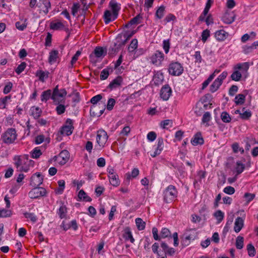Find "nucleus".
<instances>
[{
  "label": "nucleus",
  "mask_w": 258,
  "mask_h": 258,
  "mask_svg": "<svg viewBox=\"0 0 258 258\" xmlns=\"http://www.w3.org/2000/svg\"><path fill=\"white\" fill-rule=\"evenodd\" d=\"M58 51L57 50H52L49 52L48 57V62L52 64L56 61L58 57Z\"/></svg>",
  "instance_id": "obj_24"
},
{
  "label": "nucleus",
  "mask_w": 258,
  "mask_h": 258,
  "mask_svg": "<svg viewBox=\"0 0 258 258\" xmlns=\"http://www.w3.org/2000/svg\"><path fill=\"white\" fill-rule=\"evenodd\" d=\"M228 36L229 33L223 29L216 31L214 34L216 39L219 42L224 41Z\"/></svg>",
  "instance_id": "obj_15"
},
{
  "label": "nucleus",
  "mask_w": 258,
  "mask_h": 258,
  "mask_svg": "<svg viewBox=\"0 0 258 258\" xmlns=\"http://www.w3.org/2000/svg\"><path fill=\"white\" fill-rule=\"evenodd\" d=\"M107 54L106 48L104 49L102 47L97 46L93 52L89 55V58L92 62L96 63V60L95 57L100 58L105 56Z\"/></svg>",
  "instance_id": "obj_5"
},
{
  "label": "nucleus",
  "mask_w": 258,
  "mask_h": 258,
  "mask_svg": "<svg viewBox=\"0 0 258 258\" xmlns=\"http://www.w3.org/2000/svg\"><path fill=\"white\" fill-rule=\"evenodd\" d=\"M222 84V83L219 82L218 80H215V81L210 86V91L212 93H214L219 88Z\"/></svg>",
  "instance_id": "obj_35"
},
{
  "label": "nucleus",
  "mask_w": 258,
  "mask_h": 258,
  "mask_svg": "<svg viewBox=\"0 0 258 258\" xmlns=\"http://www.w3.org/2000/svg\"><path fill=\"white\" fill-rule=\"evenodd\" d=\"M120 47L118 45H115V43L112 46H110L108 49V54L109 55H114L116 54L120 50Z\"/></svg>",
  "instance_id": "obj_39"
},
{
  "label": "nucleus",
  "mask_w": 258,
  "mask_h": 258,
  "mask_svg": "<svg viewBox=\"0 0 258 258\" xmlns=\"http://www.w3.org/2000/svg\"><path fill=\"white\" fill-rule=\"evenodd\" d=\"M235 103L236 105L243 104L245 100V95L243 94H239L235 97Z\"/></svg>",
  "instance_id": "obj_31"
},
{
  "label": "nucleus",
  "mask_w": 258,
  "mask_h": 258,
  "mask_svg": "<svg viewBox=\"0 0 258 258\" xmlns=\"http://www.w3.org/2000/svg\"><path fill=\"white\" fill-rule=\"evenodd\" d=\"M249 68V64L248 62H244L242 63H237L236 65H235L233 69L234 70H243V71H247V70Z\"/></svg>",
  "instance_id": "obj_30"
},
{
  "label": "nucleus",
  "mask_w": 258,
  "mask_h": 258,
  "mask_svg": "<svg viewBox=\"0 0 258 258\" xmlns=\"http://www.w3.org/2000/svg\"><path fill=\"white\" fill-rule=\"evenodd\" d=\"M73 133L72 130H59L56 135V139L57 141H60L64 136H70Z\"/></svg>",
  "instance_id": "obj_23"
},
{
  "label": "nucleus",
  "mask_w": 258,
  "mask_h": 258,
  "mask_svg": "<svg viewBox=\"0 0 258 258\" xmlns=\"http://www.w3.org/2000/svg\"><path fill=\"white\" fill-rule=\"evenodd\" d=\"M24 215L26 218L29 219L33 223H35L37 221V216L33 213L25 212Z\"/></svg>",
  "instance_id": "obj_47"
},
{
  "label": "nucleus",
  "mask_w": 258,
  "mask_h": 258,
  "mask_svg": "<svg viewBox=\"0 0 258 258\" xmlns=\"http://www.w3.org/2000/svg\"><path fill=\"white\" fill-rule=\"evenodd\" d=\"M13 214L12 210L8 209H0V217L6 218L10 217Z\"/></svg>",
  "instance_id": "obj_36"
},
{
  "label": "nucleus",
  "mask_w": 258,
  "mask_h": 258,
  "mask_svg": "<svg viewBox=\"0 0 258 258\" xmlns=\"http://www.w3.org/2000/svg\"><path fill=\"white\" fill-rule=\"evenodd\" d=\"M42 111L39 107H32L31 108V114L35 118H38L41 115Z\"/></svg>",
  "instance_id": "obj_37"
},
{
  "label": "nucleus",
  "mask_w": 258,
  "mask_h": 258,
  "mask_svg": "<svg viewBox=\"0 0 258 258\" xmlns=\"http://www.w3.org/2000/svg\"><path fill=\"white\" fill-rule=\"evenodd\" d=\"M170 47V42L169 39L164 40L163 41V48L166 54L169 52Z\"/></svg>",
  "instance_id": "obj_56"
},
{
  "label": "nucleus",
  "mask_w": 258,
  "mask_h": 258,
  "mask_svg": "<svg viewBox=\"0 0 258 258\" xmlns=\"http://www.w3.org/2000/svg\"><path fill=\"white\" fill-rule=\"evenodd\" d=\"M67 93L65 89H61L55 96L56 101H53L54 104H58L59 103H65L66 100L64 97L66 96Z\"/></svg>",
  "instance_id": "obj_14"
},
{
  "label": "nucleus",
  "mask_w": 258,
  "mask_h": 258,
  "mask_svg": "<svg viewBox=\"0 0 258 258\" xmlns=\"http://www.w3.org/2000/svg\"><path fill=\"white\" fill-rule=\"evenodd\" d=\"M123 236L125 240H130L132 243H134L135 241V239L133 237L131 229L128 227H126L124 229Z\"/></svg>",
  "instance_id": "obj_22"
},
{
  "label": "nucleus",
  "mask_w": 258,
  "mask_h": 258,
  "mask_svg": "<svg viewBox=\"0 0 258 258\" xmlns=\"http://www.w3.org/2000/svg\"><path fill=\"white\" fill-rule=\"evenodd\" d=\"M102 98V95L101 94H98L93 97L91 99L90 102L92 105H99L100 104H97V103H98Z\"/></svg>",
  "instance_id": "obj_55"
},
{
  "label": "nucleus",
  "mask_w": 258,
  "mask_h": 258,
  "mask_svg": "<svg viewBox=\"0 0 258 258\" xmlns=\"http://www.w3.org/2000/svg\"><path fill=\"white\" fill-rule=\"evenodd\" d=\"M244 226V220L241 217H237L234 223V230L235 232L240 231Z\"/></svg>",
  "instance_id": "obj_18"
},
{
  "label": "nucleus",
  "mask_w": 258,
  "mask_h": 258,
  "mask_svg": "<svg viewBox=\"0 0 258 258\" xmlns=\"http://www.w3.org/2000/svg\"><path fill=\"white\" fill-rule=\"evenodd\" d=\"M195 238V236L192 235H186L185 238L181 240V243L185 245H187L189 244L190 240H194Z\"/></svg>",
  "instance_id": "obj_57"
},
{
  "label": "nucleus",
  "mask_w": 258,
  "mask_h": 258,
  "mask_svg": "<svg viewBox=\"0 0 258 258\" xmlns=\"http://www.w3.org/2000/svg\"><path fill=\"white\" fill-rule=\"evenodd\" d=\"M11 98V95L6 96L3 98H0V108L5 109L6 108L8 100Z\"/></svg>",
  "instance_id": "obj_41"
},
{
  "label": "nucleus",
  "mask_w": 258,
  "mask_h": 258,
  "mask_svg": "<svg viewBox=\"0 0 258 258\" xmlns=\"http://www.w3.org/2000/svg\"><path fill=\"white\" fill-rule=\"evenodd\" d=\"M52 91L50 89H48L43 91L41 95V100L42 102H46L50 98L51 99Z\"/></svg>",
  "instance_id": "obj_26"
},
{
  "label": "nucleus",
  "mask_w": 258,
  "mask_h": 258,
  "mask_svg": "<svg viewBox=\"0 0 258 258\" xmlns=\"http://www.w3.org/2000/svg\"><path fill=\"white\" fill-rule=\"evenodd\" d=\"M67 213V208L65 205H62L61 206L58 211H57V214L59 215L60 219H63L66 218V214Z\"/></svg>",
  "instance_id": "obj_38"
},
{
  "label": "nucleus",
  "mask_w": 258,
  "mask_h": 258,
  "mask_svg": "<svg viewBox=\"0 0 258 258\" xmlns=\"http://www.w3.org/2000/svg\"><path fill=\"white\" fill-rule=\"evenodd\" d=\"M109 6L112 10V13H113L114 15V19H116L117 18L118 11L120 8H118L117 4L115 0H111L109 3Z\"/></svg>",
  "instance_id": "obj_21"
},
{
  "label": "nucleus",
  "mask_w": 258,
  "mask_h": 258,
  "mask_svg": "<svg viewBox=\"0 0 258 258\" xmlns=\"http://www.w3.org/2000/svg\"><path fill=\"white\" fill-rule=\"evenodd\" d=\"M38 7L45 15L47 14L51 8V4L49 0H39Z\"/></svg>",
  "instance_id": "obj_12"
},
{
  "label": "nucleus",
  "mask_w": 258,
  "mask_h": 258,
  "mask_svg": "<svg viewBox=\"0 0 258 258\" xmlns=\"http://www.w3.org/2000/svg\"><path fill=\"white\" fill-rule=\"evenodd\" d=\"M74 120L68 118L60 129H74Z\"/></svg>",
  "instance_id": "obj_29"
},
{
  "label": "nucleus",
  "mask_w": 258,
  "mask_h": 258,
  "mask_svg": "<svg viewBox=\"0 0 258 258\" xmlns=\"http://www.w3.org/2000/svg\"><path fill=\"white\" fill-rule=\"evenodd\" d=\"M214 216L216 218L218 223H220L224 218V214L221 210H218L214 213Z\"/></svg>",
  "instance_id": "obj_50"
},
{
  "label": "nucleus",
  "mask_w": 258,
  "mask_h": 258,
  "mask_svg": "<svg viewBox=\"0 0 258 258\" xmlns=\"http://www.w3.org/2000/svg\"><path fill=\"white\" fill-rule=\"evenodd\" d=\"M46 190L45 188L39 186L34 187L28 194L31 199H38L41 197L45 196Z\"/></svg>",
  "instance_id": "obj_7"
},
{
  "label": "nucleus",
  "mask_w": 258,
  "mask_h": 258,
  "mask_svg": "<svg viewBox=\"0 0 258 258\" xmlns=\"http://www.w3.org/2000/svg\"><path fill=\"white\" fill-rule=\"evenodd\" d=\"M138 47V40L137 39H133L128 47V50L130 52H133Z\"/></svg>",
  "instance_id": "obj_49"
},
{
  "label": "nucleus",
  "mask_w": 258,
  "mask_h": 258,
  "mask_svg": "<svg viewBox=\"0 0 258 258\" xmlns=\"http://www.w3.org/2000/svg\"><path fill=\"white\" fill-rule=\"evenodd\" d=\"M70 158V153L66 150H62L58 155L54 157V161L61 165H64Z\"/></svg>",
  "instance_id": "obj_8"
},
{
  "label": "nucleus",
  "mask_w": 258,
  "mask_h": 258,
  "mask_svg": "<svg viewBox=\"0 0 258 258\" xmlns=\"http://www.w3.org/2000/svg\"><path fill=\"white\" fill-rule=\"evenodd\" d=\"M109 68H106L103 69L100 74V78L101 80H104L107 79L109 75Z\"/></svg>",
  "instance_id": "obj_52"
},
{
  "label": "nucleus",
  "mask_w": 258,
  "mask_h": 258,
  "mask_svg": "<svg viewBox=\"0 0 258 258\" xmlns=\"http://www.w3.org/2000/svg\"><path fill=\"white\" fill-rule=\"evenodd\" d=\"M108 135L105 130H98L97 135V142L101 147H103L107 142Z\"/></svg>",
  "instance_id": "obj_10"
},
{
  "label": "nucleus",
  "mask_w": 258,
  "mask_h": 258,
  "mask_svg": "<svg viewBox=\"0 0 258 258\" xmlns=\"http://www.w3.org/2000/svg\"><path fill=\"white\" fill-rule=\"evenodd\" d=\"M26 67V63L25 62H22L19 64L15 70L16 73L19 75L25 69Z\"/></svg>",
  "instance_id": "obj_59"
},
{
  "label": "nucleus",
  "mask_w": 258,
  "mask_h": 258,
  "mask_svg": "<svg viewBox=\"0 0 258 258\" xmlns=\"http://www.w3.org/2000/svg\"><path fill=\"white\" fill-rule=\"evenodd\" d=\"M214 77V74L210 75L208 78L203 83L202 89H205L209 85L210 83L212 81Z\"/></svg>",
  "instance_id": "obj_58"
},
{
  "label": "nucleus",
  "mask_w": 258,
  "mask_h": 258,
  "mask_svg": "<svg viewBox=\"0 0 258 258\" xmlns=\"http://www.w3.org/2000/svg\"><path fill=\"white\" fill-rule=\"evenodd\" d=\"M191 143L195 146L204 144V140L200 132H198L194 135L191 140Z\"/></svg>",
  "instance_id": "obj_17"
},
{
  "label": "nucleus",
  "mask_w": 258,
  "mask_h": 258,
  "mask_svg": "<svg viewBox=\"0 0 258 258\" xmlns=\"http://www.w3.org/2000/svg\"><path fill=\"white\" fill-rule=\"evenodd\" d=\"M247 250L248 254L250 257H253L256 253L255 249L251 243H249L247 245Z\"/></svg>",
  "instance_id": "obj_48"
},
{
  "label": "nucleus",
  "mask_w": 258,
  "mask_h": 258,
  "mask_svg": "<svg viewBox=\"0 0 258 258\" xmlns=\"http://www.w3.org/2000/svg\"><path fill=\"white\" fill-rule=\"evenodd\" d=\"M16 139V130H7L2 137L3 142L7 144L13 143Z\"/></svg>",
  "instance_id": "obj_6"
},
{
  "label": "nucleus",
  "mask_w": 258,
  "mask_h": 258,
  "mask_svg": "<svg viewBox=\"0 0 258 258\" xmlns=\"http://www.w3.org/2000/svg\"><path fill=\"white\" fill-rule=\"evenodd\" d=\"M31 154L32 158L37 159L42 155V152L38 147H36L31 152Z\"/></svg>",
  "instance_id": "obj_45"
},
{
  "label": "nucleus",
  "mask_w": 258,
  "mask_h": 258,
  "mask_svg": "<svg viewBox=\"0 0 258 258\" xmlns=\"http://www.w3.org/2000/svg\"><path fill=\"white\" fill-rule=\"evenodd\" d=\"M108 177L109 178L110 183L111 185L114 186L119 185L120 181L116 173L111 175V176H109Z\"/></svg>",
  "instance_id": "obj_28"
},
{
  "label": "nucleus",
  "mask_w": 258,
  "mask_h": 258,
  "mask_svg": "<svg viewBox=\"0 0 258 258\" xmlns=\"http://www.w3.org/2000/svg\"><path fill=\"white\" fill-rule=\"evenodd\" d=\"M243 52L244 54H248L253 51L254 49L251 45H244L242 47Z\"/></svg>",
  "instance_id": "obj_64"
},
{
  "label": "nucleus",
  "mask_w": 258,
  "mask_h": 258,
  "mask_svg": "<svg viewBox=\"0 0 258 258\" xmlns=\"http://www.w3.org/2000/svg\"><path fill=\"white\" fill-rule=\"evenodd\" d=\"M210 35V30L208 29H206L204 30L202 33V40L203 42H205L208 39V37Z\"/></svg>",
  "instance_id": "obj_60"
},
{
  "label": "nucleus",
  "mask_w": 258,
  "mask_h": 258,
  "mask_svg": "<svg viewBox=\"0 0 258 258\" xmlns=\"http://www.w3.org/2000/svg\"><path fill=\"white\" fill-rule=\"evenodd\" d=\"M165 6L162 5L157 10L155 13V17L158 19H161L163 18L165 13Z\"/></svg>",
  "instance_id": "obj_33"
},
{
  "label": "nucleus",
  "mask_w": 258,
  "mask_h": 258,
  "mask_svg": "<svg viewBox=\"0 0 258 258\" xmlns=\"http://www.w3.org/2000/svg\"><path fill=\"white\" fill-rule=\"evenodd\" d=\"M170 231L168 229L166 228H162L160 233V237L165 238L170 236Z\"/></svg>",
  "instance_id": "obj_61"
},
{
  "label": "nucleus",
  "mask_w": 258,
  "mask_h": 258,
  "mask_svg": "<svg viewBox=\"0 0 258 258\" xmlns=\"http://www.w3.org/2000/svg\"><path fill=\"white\" fill-rule=\"evenodd\" d=\"M178 192L176 187L172 185L168 186L163 192V199L167 203L172 202L177 197Z\"/></svg>",
  "instance_id": "obj_2"
},
{
  "label": "nucleus",
  "mask_w": 258,
  "mask_h": 258,
  "mask_svg": "<svg viewBox=\"0 0 258 258\" xmlns=\"http://www.w3.org/2000/svg\"><path fill=\"white\" fill-rule=\"evenodd\" d=\"M136 224L137 228L139 230H143L145 229L146 223L141 218H138L136 219Z\"/></svg>",
  "instance_id": "obj_44"
},
{
  "label": "nucleus",
  "mask_w": 258,
  "mask_h": 258,
  "mask_svg": "<svg viewBox=\"0 0 258 258\" xmlns=\"http://www.w3.org/2000/svg\"><path fill=\"white\" fill-rule=\"evenodd\" d=\"M64 103H59L57 104V106L56 107V111L58 115L62 114L66 111V106L64 105Z\"/></svg>",
  "instance_id": "obj_51"
},
{
  "label": "nucleus",
  "mask_w": 258,
  "mask_h": 258,
  "mask_svg": "<svg viewBox=\"0 0 258 258\" xmlns=\"http://www.w3.org/2000/svg\"><path fill=\"white\" fill-rule=\"evenodd\" d=\"M245 168V165L241 161H237L235 168L237 174L241 173Z\"/></svg>",
  "instance_id": "obj_43"
},
{
  "label": "nucleus",
  "mask_w": 258,
  "mask_h": 258,
  "mask_svg": "<svg viewBox=\"0 0 258 258\" xmlns=\"http://www.w3.org/2000/svg\"><path fill=\"white\" fill-rule=\"evenodd\" d=\"M43 180V177L40 173H35L31 177L30 184L33 187L39 186L42 183Z\"/></svg>",
  "instance_id": "obj_13"
},
{
  "label": "nucleus",
  "mask_w": 258,
  "mask_h": 258,
  "mask_svg": "<svg viewBox=\"0 0 258 258\" xmlns=\"http://www.w3.org/2000/svg\"><path fill=\"white\" fill-rule=\"evenodd\" d=\"M123 83V79L121 76H118L113 79L107 87L110 90L116 89L120 87Z\"/></svg>",
  "instance_id": "obj_11"
},
{
  "label": "nucleus",
  "mask_w": 258,
  "mask_h": 258,
  "mask_svg": "<svg viewBox=\"0 0 258 258\" xmlns=\"http://www.w3.org/2000/svg\"><path fill=\"white\" fill-rule=\"evenodd\" d=\"M244 238L238 236L236 239L235 245L237 249H241L243 247Z\"/></svg>",
  "instance_id": "obj_46"
},
{
  "label": "nucleus",
  "mask_w": 258,
  "mask_h": 258,
  "mask_svg": "<svg viewBox=\"0 0 258 258\" xmlns=\"http://www.w3.org/2000/svg\"><path fill=\"white\" fill-rule=\"evenodd\" d=\"M14 159L15 160V165L18 171L26 172L29 170L28 162L30 161H29L28 155L15 156Z\"/></svg>",
  "instance_id": "obj_1"
},
{
  "label": "nucleus",
  "mask_w": 258,
  "mask_h": 258,
  "mask_svg": "<svg viewBox=\"0 0 258 258\" xmlns=\"http://www.w3.org/2000/svg\"><path fill=\"white\" fill-rule=\"evenodd\" d=\"M12 87H13V84H12V83L11 82H9L5 85V87L4 88V90H3V93L5 94H8L11 91Z\"/></svg>",
  "instance_id": "obj_62"
},
{
  "label": "nucleus",
  "mask_w": 258,
  "mask_h": 258,
  "mask_svg": "<svg viewBox=\"0 0 258 258\" xmlns=\"http://www.w3.org/2000/svg\"><path fill=\"white\" fill-rule=\"evenodd\" d=\"M99 105H92L90 109V115L92 117H97L99 115Z\"/></svg>",
  "instance_id": "obj_34"
},
{
  "label": "nucleus",
  "mask_w": 258,
  "mask_h": 258,
  "mask_svg": "<svg viewBox=\"0 0 258 258\" xmlns=\"http://www.w3.org/2000/svg\"><path fill=\"white\" fill-rule=\"evenodd\" d=\"M234 15L232 13H226L222 18L223 22L227 24H231L234 21Z\"/></svg>",
  "instance_id": "obj_19"
},
{
  "label": "nucleus",
  "mask_w": 258,
  "mask_h": 258,
  "mask_svg": "<svg viewBox=\"0 0 258 258\" xmlns=\"http://www.w3.org/2000/svg\"><path fill=\"white\" fill-rule=\"evenodd\" d=\"M122 37H123L122 33L118 34L115 38V42H114L115 45H118V46L120 48L124 46L127 42L125 39L124 38V39H123Z\"/></svg>",
  "instance_id": "obj_25"
},
{
  "label": "nucleus",
  "mask_w": 258,
  "mask_h": 258,
  "mask_svg": "<svg viewBox=\"0 0 258 258\" xmlns=\"http://www.w3.org/2000/svg\"><path fill=\"white\" fill-rule=\"evenodd\" d=\"M64 27V26L63 23L60 21L56 22H51L50 25V28L54 30L62 29Z\"/></svg>",
  "instance_id": "obj_32"
},
{
  "label": "nucleus",
  "mask_w": 258,
  "mask_h": 258,
  "mask_svg": "<svg viewBox=\"0 0 258 258\" xmlns=\"http://www.w3.org/2000/svg\"><path fill=\"white\" fill-rule=\"evenodd\" d=\"M173 121L171 119H166L162 121L160 123V126L163 129H168L172 127Z\"/></svg>",
  "instance_id": "obj_40"
},
{
  "label": "nucleus",
  "mask_w": 258,
  "mask_h": 258,
  "mask_svg": "<svg viewBox=\"0 0 258 258\" xmlns=\"http://www.w3.org/2000/svg\"><path fill=\"white\" fill-rule=\"evenodd\" d=\"M183 67L178 61H172L169 64L168 71L171 76H179L183 73Z\"/></svg>",
  "instance_id": "obj_3"
},
{
  "label": "nucleus",
  "mask_w": 258,
  "mask_h": 258,
  "mask_svg": "<svg viewBox=\"0 0 258 258\" xmlns=\"http://www.w3.org/2000/svg\"><path fill=\"white\" fill-rule=\"evenodd\" d=\"M150 59L152 64L157 67H161L165 59V55L161 51L157 50L152 54Z\"/></svg>",
  "instance_id": "obj_4"
},
{
  "label": "nucleus",
  "mask_w": 258,
  "mask_h": 258,
  "mask_svg": "<svg viewBox=\"0 0 258 258\" xmlns=\"http://www.w3.org/2000/svg\"><path fill=\"white\" fill-rule=\"evenodd\" d=\"M49 74V73L48 72H44L43 71L40 70L37 72L36 76L38 77L39 80L41 82H44L45 81V79L48 78Z\"/></svg>",
  "instance_id": "obj_27"
},
{
  "label": "nucleus",
  "mask_w": 258,
  "mask_h": 258,
  "mask_svg": "<svg viewBox=\"0 0 258 258\" xmlns=\"http://www.w3.org/2000/svg\"><path fill=\"white\" fill-rule=\"evenodd\" d=\"M155 86L161 85L164 81V76L160 71L155 72L152 80Z\"/></svg>",
  "instance_id": "obj_16"
},
{
  "label": "nucleus",
  "mask_w": 258,
  "mask_h": 258,
  "mask_svg": "<svg viewBox=\"0 0 258 258\" xmlns=\"http://www.w3.org/2000/svg\"><path fill=\"white\" fill-rule=\"evenodd\" d=\"M172 89L168 84L162 86L160 90V96L163 100H168L172 94Z\"/></svg>",
  "instance_id": "obj_9"
},
{
  "label": "nucleus",
  "mask_w": 258,
  "mask_h": 258,
  "mask_svg": "<svg viewBox=\"0 0 258 258\" xmlns=\"http://www.w3.org/2000/svg\"><path fill=\"white\" fill-rule=\"evenodd\" d=\"M103 18L104 22L106 24H109L110 22L113 21L116 19H114L113 13H112L109 10H106L104 12Z\"/></svg>",
  "instance_id": "obj_20"
},
{
  "label": "nucleus",
  "mask_w": 258,
  "mask_h": 258,
  "mask_svg": "<svg viewBox=\"0 0 258 258\" xmlns=\"http://www.w3.org/2000/svg\"><path fill=\"white\" fill-rule=\"evenodd\" d=\"M221 118L224 122L228 123L231 121V117L227 112H223L221 114Z\"/></svg>",
  "instance_id": "obj_54"
},
{
  "label": "nucleus",
  "mask_w": 258,
  "mask_h": 258,
  "mask_svg": "<svg viewBox=\"0 0 258 258\" xmlns=\"http://www.w3.org/2000/svg\"><path fill=\"white\" fill-rule=\"evenodd\" d=\"M241 77L242 75L241 73L237 70H234V72L230 76V78L231 79V80L235 81H240Z\"/></svg>",
  "instance_id": "obj_42"
},
{
  "label": "nucleus",
  "mask_w": 258,
  "mask_h": 258,
  "mask_svg": "<svg viewBox=\"0 0 258 258\" xmlns=\"http://www.w3.org/2000/svg\"><path fill=\"white\" fill-rule=\"evenodd\" d=\"M163 147L164 143L163 139L161 138H159L158 139V143L155 150L157 151L158 152L161 153L163 149Z\"/></svg>",
  "instance_id": "obj_53"
},
{
  "label": "nucleus",
  "mask_w": 258,
  "mask_h": 258,
  "mask_svg": "<svg viewBox=\"0 0 258 258\" xmlns=\"http://www.w3.org/2000/svg\"><path fill=\"white\" fill-rule=\"evenodd\" d=\"M115 104V100L113 98H109L107 102V109L110 111L111 110L113 106Z\"/></svg>",
  "instance_id": "obj_63"
}]
</instances>
